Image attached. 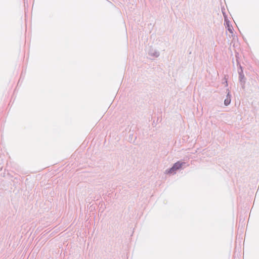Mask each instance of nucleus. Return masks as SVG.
I'll return each mask as SVG.
<instances>
[{
    "label": "nucleus",
    "instance_id": "obj_1",
    "mask_svg": "<svg viewBox=\"0 0 259 259\" xmlns=\"http://www.w3.org/2000/svg\"><path fill=\"white\" fill-rule=\"evenodd\" d=\"M237 66L238 67V72L239 74V81L241 85L242 89L245 88V84L246 83V78L243 73V68L241 65L238 59H236Z\"/></svg>",
    "mask_w": 259,
    "mask_h": 259
},
{
    "label": "nucleus",
    "instance_id": "obj_2",
    "mask_svg": "<svg viewBox=\"0 0 259 259\" xmlns=\"http://www.w3.org/2000/svg\"><path fill=\"white\" fill-rule=\"evenodd\" d=\"M186 165V163L185 162L178 161L177 162L175 163L172 166L175 168L176 170H178L183 168V167H185Z\"/></svg>",
    "mask_w": 259,
    "mask_h": 259
},
{
    "label": "nucleus",
    "instance_id": "obj_3",
    "mask_svg": "<svg viewBox=\"0 0 259 259\" xmlns=\"http://www.w3.org/2000/svg\"><path fill=\"white\" fill-rule=\"evenodd\" d=\"M225 21V25L226 27L227 28L228 31L231 33H233L234 29L232 26L230 24V21L229 19L224 20Z\"/></svg>",
    "mask_w": 259,
    "mask_h": 259
},
{
    "label": "nucleus",
    "instance_id": "obj_4",
    "mask_svg": "<svg viewBox=\"0 0 259 259\" xmlns=\"http://www.w3.org/2000/svg\"><path fill=\"white\" fill-rule=\"evenodd\" d=\"M148 54L149 55L155 58L158 57L160 55L159 52L158 51L153 49H150L149 51Z\"/></svg>",
    "mask_w": 259,
    "mask_h": 259
},
{
    "label": "nucleus",
    "instance_id": "obj_5",
    "mask_svg": "<svg viewBox=\"0 0 259 259\" xmlns=\"http://www.w3.org/2000/svg\"><path fill=\"white\" fill-rule=\"evenodd\" d=\"M176 169L172 166L170 168L167 169L165 170V173L168 175H174L176 174Z\"/></svg>",
    "mask_w": 259,
    "mask_h": 259
},
{
    "label": "nucleus",
    "instance_id": "obj_6",
    "mask_svg": "<svg viewBox=\"0 0 259 259\" xmlns=\"http://www.w3.org/2000/svg\"><path fill=\"white\" fill-rule=\"evenodd\" d=\"M222 12L224 18V20L228 19L227 15L225 12V9L224 8H222Z\"/></svg>",
    "mask_w": 259,
    "mask_h": 259
},
{
    "label": "nucleus",
    "instance_id": "obj_7",
    "mask_svg": "<svg viewBox=\"0 0 259 259\" xmlns=\"http://www.w3.org/2000/svg\"><path fill=\"white\" fill-rule=\"evenodd\" d=\"M231 99H227L226 98L224 100V105L226 106L230 105L231 103Z\"/></svg>",
    "mask_w": 259,
    "mask_h": 259
},
{
    "label": "nucleus",
    "instance_id": "obj_8",
    "mask_svg": "<svg viewBox=\"0 0 259 259\" xmlns=\"http://www.w3.org/2000/svg\"><path fill=\"white\" fill-rule=\"evenodd\" d=\"M231 95L230 94V92H228L227 94V96H226V98L227 99H231Z\"/></svg>",
    "mask_w": 259,
    "mask_h": 259
}]
</instances>
